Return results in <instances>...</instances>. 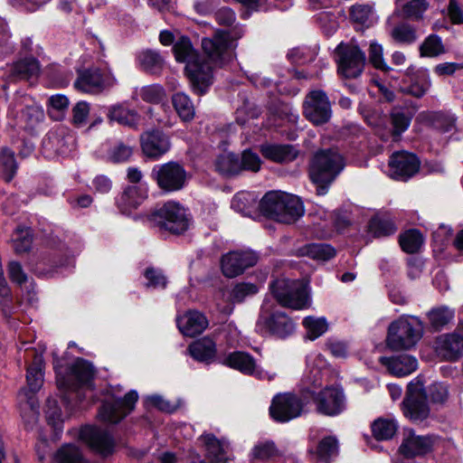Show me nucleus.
Segmentation results:
<instances>
[{
	"mask_svg": "<svg viewBox=\"0 0 463 463\" xmlns=\"http://www.w3.org/2000/svg\"><path fill=\"white\" fill-rule=\"evenodd\" d=\"M180 332L189 337H194L208 326V320L203 314L190 310L176 320Z\"/></svg>",
	"mask_w": 463,
	"mask_h": 463,
	"instance_id": "23",
	"label": "nucleus"
},
{
	"mask_svg": "<svg viewBox=\"0 0 463 463\" xmlns=\"http://www.w3.org/2000/svg\"><path fill=\"white\" fill-rule=\"evenodd\" d=\"M368 231L373 237L381 238L393 234L397 227L390 218L374 216L369 222Z\"/></svg>",
	"mask_w": 463,
	"mask_h": 463,
	"instance_id": "36",
	"label": "nucleus"
},
{
	"mask_svg": "<svg viewBox=\"0 0 463 463\" xmlns=\"http://www.w3.org/2000/svg\"><path fill=\"white\" fill-rule=\"evenodd\" d=\"M80 439L95 453L106 458L114 452L115 440L105 430L85 426L80 431Z\"/></svg>",
	"mask_w": 463,
	"mask_h": 463,
	"instance_id": "17",
	"label": "nucleus"
},
{
	"mask_svg": "<svg viewBox=\"0 0 463 463\" xmlns=\"http://www.w3.org/2000/svg\"><path fill=\"white\" fill-rule=\"evenodd\" d=\"M391 36L395 42L402 44H411L418 39L416 28L408 23L395 25L391 31Z\"/></svg>",
	"mask_w": 463,
	"mask_h": 463,
	"instance_id": "42",
	"label": "nucleus"
},
{
	"mask_svg": "<svg viewBox=\"0 0 463 463\" xmlns=\"http://www.w3.org/2000/svg\"><path fill=\"white\" fill-rule=\"evenodd\" d=\"M172 103L178 116L184 121L192 120L194 117V107L190 98L184 92H177L172 97Z\"/></svg>",
	"mask_w": 463,
	"mask_h": 463,
	"instance_id": "37",
	"label": "nucleus"
},
{
	"mask_svg": "<svg viewBox=\"0 0 463 463\" xmlns=\"http://www.w3.org/2000/svg\"><path fill=\"white\" fill-rule=\"evenodd\" d=\"M139 96L146 102L157 104L165 99V91L158 84L147 85L141 88Z\"/></svg>",
	"mask_w": 463,
	"mask_h": 463,
	"instance_id": "50",
	"label": "nucleus"
},
{
	"mask_svg": "<svg viewBox=\"0 0 463 463\" xmlns=\"http://www.w3.org/2000/svg\"><path fill=\"white\" fill-rule=\"evenodd\" d=\"M258 292V287L252 283H238L232 288L231 297L235 302H241L247 297L253 296Z\"/></svg>",
	"mask_w": 463,
	"mask_h": 463,
	"instance_id": "60",
	"label": "nucleus"
},
{
	"mask_svg": "<svg viewBox=\"0 0 463 463\" xmlns=\"http://www.w3.org/2000/svg\"><path fill=\"white\" fill-rule=\"evenodd\" d=\"M133 154V148L122 142L115 144L109 151L108 157L113 163L128 161Z\"/></svg>",
	"mask_w": 463,
	"mask_h": 463,
	"instance_id": "53",
	"label": "nucleus"
},
{
	"mask_svg": "<svg viewBox=\"0 0 463 463\" xmlns=\"http://www.w3.org/2000/svg\"><path fill=\"white\" fill-rule=\"evenodd\" d=\"M116 83L117 80L113 76L103 75L98 70H88L80 74L74 87L83 92L99 93Z\"/></svg>",
	"mask_w": 463,
	"mask_h": 463,
	"instance_id": "20",
	"label": "nucleus"
},
{
	"mask_svg": "<svg viewBox=\"0 0 463 463\" xmlns=\"http://www.w3.org/2000/svg\"><path fill=\"white\" fill-rule=\"evenodd\" d=\"M439 353L449 361H456L463 354V332L458 325L451 334L440 335L437 340Z\"/></svg>",
	"mask_w": 463,
	"mask_h": 463,
	"instance_id": "22",
	"label": "nucleus"
},
{
	"mask_svg": "<svg viewBox=\"0 0 463 463\" xmlns=\"http://www.w3.org/2000/svg\"><path fill=\"white\" fill-rule=\"evenodd\" d=\"M418 157L407 152H396L389 160V175L395 180L406 181L420 169Z\"/></svg>",
	"mask_w": 463,
	"mask_h": 463,
	"instance_id": "19",
	"label": "nucleus"
},
{
	"mask_svg": "<svg viewBox=\"0 0 463 463\" xmlns=\"http://www.w3.org/2000/svg\"><path fill=\"white\" fill-rule=\"evenodd\" d=\"M152 176L159 188L165 192L181 190L187 179L184 168L175 162H168L154 167Z\"/></svg>",
	"mask_w": 463,
	"mask_h": 463,
	"instance_id": "12",
	"label": "nucleus"
},
{
	"mask_svg": "<svg viewBox=\"0 0 463 463\" xmlns=\"http://www.w3.org/2000/svg\"><path fill=\"white\" fill-rule=\"evenodd\" d=\"M28 355L33 357V362L27 368L26 381L30 392L34 393L39 391L43 385L42 371L43 367V355L38 354L35 350L29 351Z\"/></svg>",
	"mask_w": 463,
	"mask_h": 463,
	"instance_id": "29",
	"label": "nucleus"
},
{
	"mask_svg": "<svg viewBox=\"0 0 463 463\" xmlns=\"http://www.w3.org/2000/svg\"><path fill=\"white\" fill-rule=\"evenodd\" d=\"M257 327L264 333H270L278 337L284 338L295 329L292 320L283 312L271 313L268 301L261 307V314L257 322Z\"/></svg>",
	"mask_w": 463,
	"mask_h": 463,
	"instance_id": "11",
	"label": "nucleus"
},
{
	"mask_svg": "<svg viewBox=\"0 0 463 463\" xmlns=\"http://www.w3.org/2000/svg\"><path fill=\"white\" fill-rule=\"evenodd\" d=\"M310 453L314 455V459L318 463H329L338 455V442L335 437L328 436L324 438L318 443L316 451Z\"/></svg>",
	"mask_w": 463,
	"mask_h": 463,
	"instance_id": "32",
	"label": "nucleus"
},
{
	"mask_svg": "<svg viewBox=\"0 0 463 463\" xmlns=\"http://www.w3.org/2000/svg\"><path fill=\"white\" fill-rule=\"evenodd\" d=\"M278 454V449L272 441L259 442L252 449V456L257 459H269Z\"/></svg>",
	"mask_w": 463,
	"mask_h": 463,
	"instance_id": "58",
	"label": "nucleus"
},
{
	"mask_svg": "<svg viewBox=\"0 0 463 463\" xmlns=\"http://www.w3.org/2000/svg\"><path fill=\"white\" fill-rule=\"evenodd\" d=\"M69 107V99L61 94L52 95L48 99V113L49 115L59 120L62 117V113Z\"/></svg>",
	"mask_w": 463,
	"mask_h": 463,
	"instance_id": "48",
	"label": "nucleus"
},
{
	"mask_svg": "<svg viewBox=\"0 0 463 463\" xmlns=\"http://www.w3.org/2000/svg\"><path fill=\"white\" fill-rule=\"evenodd\" d=\"M0 165L3 167L5 175H6V181H11L17 169L14 152L8 148L3 149L0 153Z\"/></svg>",
	"mask_w": 463,
	"mask_h": 463,
	"instance_id": "51",
	"label": "nucleus"
},
{
	"mask_svg": "<svg viewBox=\"0 0 463 463\" xmlns=\"http://www.w3.org/2000/svg\"><path fill=\"white\" fill-rule=\"evenodd\" d=\"M270 288L274 298L283 307L303 309L308 306L307 285L303 281L278 279Z\"/></svg>",
	"mask_w": 463,
	"mask_h": 463,
	"instance_id": "5",
	"label": "nucleus"
},
{
	"mask_svg": "<svg viewBox=\"0 0 463 463\" xmlns=\"http://www.w3.org/2000/svg\"><path fill=\"white\" fill-rule=\"evenodd\" d=\"M90 113V106L87 102H78L72 109V123L76 127H81L86 123Z\"/></svg>",
	"mask_w": 463,
	"mask_h": 463,
	"instance_id": "64",
	"label": "nucleus"
},
{
	"mask_svg": "<svg viewBox=\"0 0 463 463\" xmlns=\"http://www.w3.org/2000/svg\"><path fill=\"white\" fill-rule=\"evenodd\" d=\"M40 65L34 58H25L14 62L11 68L9 77L12 80H29L38 76Z\"/></svg>",
	"mask_w": 463,
	"mask_h": 463,
	"instance_id": "30",
	"label": "nucleus"
},
{
	"mask_svg": "<svg viewBox=\"0 0 463 463\" xmlns=\"http://www.w3.org/2000/svg\"><path fill=\"white\" fill-rule=\"evenodd\" d=\"M137 400V392L130 391L122 399L104 402L99 411V416L103 421L118 423L134 410Z\"/></svg>",
	"mask_w": 463,
	"mask_h": 463,
	"instance_id": "16",
	"label": "nucleus"
},
{
	"mask_svg": "<svg viewBox=\"0 0 463 463\" xmlns=\"http://www.w3.org/2000/svg\"><path fill=\"white\" fill-rule=\"evenodd\" d=\"M260 152L265 158L277 163L291 162L298 156V150L291 145L265 144Z\"/></svg>",
	"mask_w": 463,
	"mask_h": 463,
	"instance_id": "27",
	"label": "nucleus"
},
{
	"mask_svg": "<svg viewBox=\"0 0 463 463\" xmlns=\"http://www.w3.org/2000/svg\"><path fill=\"white\" fill-rule=\"evenodd\" d=\"M381 362L392 374L399 377L411 374L418 367L417 359L408 354L390 358L382 357Z\"/></svg>",
	"mask_w": 463,
	"mask_h": 463,
	"instance_id": "25",
	"label": "nucleus"
},
{
	"mask_svg": "<svg viewBox=\"0 0 463 463\" xmlns=\"http://www.w3.org/2000/svg\"><path fill=\"white\" fill-rule=\"evenodd\" d=\"M152 221L160 230L175 234L183 233L189 226L185 209L175 202H167L155 211Z\"/></svg>",
	"mask_w": 463,
	"mask_h": 463,
	"instance_id": "6",
	"label": "nucleus"
},
{
	"mask_svg": "<svg viewBox=\"0 0 463 463\" xmlns=\"http://www.w3.org/2000/svg\"><path fill=\"white\" fill-rule=\"evenodd\" d=\"M140 143L143 153L148 157L157 158L170 148L168 137L158 129L145 131L140 136Z\"/></svg>",
	"mask_w": 463,
	"mask_h": 463,
	"instance_id": "21",
	"label": "nucleus"
},
{
	"mask_svg": "<svg viewBox=\"0 0 463 463\" xmlns=\"http://www.w3.org/2000/svg\"><path fill=\"white\" fill-rule=\"evenodd\" d=\"M427 316L431 327L435 331H439L454 319L455 311L449 307L441 306L430 310Z\"/></svg>",
	"mask_w": 463,
	"mask_h": 463,
	"instance_id": "35",
	"label": "nucleus"
},
{
	"mask_svg": "<svg viewBox=\"0 0 463 463\" xmlns=\"http://www.w3.org/2000/svg\"><path fill=\"white\" fill-rule=\"evenodd\" d=\"M146 198V191L139 186H128L117 199V205L122 213H129L137 209Z\"/></svg>",
	"mask_w": 463,
	"mask_h": 463,
	"instance_id": "26",
	"label": "nucleus"
},
{
	"mask_svg": "<svg viewBox=\"0 0 463 463\" xmlns=\"http://www.w3.org/2000/svg\"><path fill=\"white\" fill-rule=\"evenodd\" d=\"M383 46L376 42H371L369 46V61L376 69L388 71L383 57Z\"/></svg>",
	"mask_w": 463,
	"mask_h": 463,
	"instance_id": "61",
	"label": "nucleus"
},
{
	"mask_svg": "<svg viewBox=\"0 0 463 463\" xmlns=\"http://www.w3.org/2000/svg\"><path fill=\"white\" fill-rule=\"evenodd\" d=\"M303 325L307 330L308 337L314 340L326 332L328 325L324 317H307Z\"/></svg>",
	"mask_w": 463,
	"mask_h": 463,
	"instance_id": "49",
	"label": "nucleus"
},
{
	"mask_svg": "<svg viewBox=\"0 0 463 463\" xmlns=\"http://www.w3.org/2000/svg\"><path fill=\"white\" fill-rule=\"evenodd\" d=\"M260 165L261 160L257 153L250 149H246L242 152L240 157L241 172L246 170L256 173L260 169Z\"/></svg>",
	"mask_w": 463,
	"mask_h": 463,
	"instance_id": "55",
	"label": "nucleus"
},
{
	"mask_svg": "<svg viewBox=\"0 0 463 463\" xmlns=\"http://www.w3.org/2000/svg\"><path fill=\"white\" fill-rule=\"evenodd\" d=\"M257 261L258 256L251 250H234L222 256L221 268L225 277L235 278Z\"/></svg>",
	"mask_w": 463,
	"mask_h": 463,
	"instance_id": "18",
	"label": "nucleus"
},
{
	"mask_svg": "<svg viewBox=\"0 0 463 463\" xmlns=\"http://www.w3.org/2000/svg\"><path fill=\"white\" fill-rule=\"evenodd\" d=\"M0 308L5 317H12L14 314V304L8 285L0 287Z\"/></svg>",
	"mask_w": 463,
	"mask_h": 463,
	"instance_id": "62",
	"label": "nucleus"
},
{
	"mask_svg": "<svg viewBox=\"0 0 463 463\" xmlns=\"http://www.w3.org/2000/svg\"><path fill=\"white\" fill-rule=\"evenodd\" d=\"M108 118L111 121H116L122 126L128 127L130 128H137L140 116L134 109L118 104L111 106L108 112Z\"/></svg>",
	"mask_w": 463,
	"mask_h": 463,
	"instance_id": "31",
	"label": "nucleus"
},
{
	"mask_svg": "<svg viewBox=\"0 0 463 463\" xmlns=\"http://www.w3.org/2000/svg\"><path fill=\"white\" fill-rule=\"evenodd\" d=\"M206 449V457L213 463H220L226 460L225 451L222 442L213 434H205L200 437Z\"/></svg>",
	"mask_w": 463,
	"mask_h": 463,
	"instance_id": "34",
	"label": "nucleus"
},
{
	"mask_svg": "<svg viewBox=\"0 0 463 463\" xmlns=\"http://www.w3.org/2000/svg\"><path fill=\"white\" fill-rule=\"evenodd\" d=\"M427 0H411L402 7V15L408 20L419 22L423 19L424 13L429 9Z\"/></svg>",
	"mask_w": 463,
	"mask_h": 463,
	"instance_id": "40",
	"label": "nucleus"
},
{
	"mask_svg": "<svg viewBox=\"0 0 463 463\" xmlns=\"http://www.w3.org/2000/svg\"><path fill=\"white\" fill-rule=\"evenodd\" d=\"M304 115L315 125L326 123L331 118V106L326 94L322 90L310 91L304 101Z\"/></svg>",
	"mask_w": 463,
	"mask_h": 463,
	"instance_id": "15",
	"label": "nucleus"
},
{
	"mask_svg": "<svg viewBox=\"0 0 463 463\" xmlns=\"http://www.w3.org/2000/svg\"><path fill=\"white\" fill-rule=\"evenodd\" d=\"M13 247L16 253L27 252L32 246V235L27 228L18 227L12 236Z\"/></svg>",
	"mask_w": 463,
	"mask_h": 463,
	"instance_id": "45",
	"label": "nucleus"
},
{
	"mask_svg": "<svg viewBox=\"0 0 463 463\" xmlns=\"http://www.w3.org/2000/svg\"><path fill=\"white\" fill-rule=\"evenodd\" d=\"M222 364L244 374L253 375L258 373L255 359L245 352H232L222 358Z\"/></svg>",
	"mask_w": 463,
	"mask_h": 463,
	"instance_id": "24",
	"label": "nucleus"
},
{
	"mask_svg": "<svg viewBox=\"0 0 463 463\" xmlns=\"http://www.w3.org/2000/svg\"><path fill=\"white\" fill-rule=\"evenodd\" d=\"M338 72L345 78H357L365 64V54L357 45L340 43L336 49Z\"/></svg>",
	"mask_w": 463,
	"mask_h": 463,
	"instance_id": "9",
	"label": "nucleus"
},
{
	"mask_svg": "<svg viewBox=\"0 0 463 463\" xmlns=\"http://www.w3.org/2000/svg\"><path fill=\"white\" fill-rule=\"evenodd\" d=\"M243 35L240 26L224 31L218 30L213 37L203 38L202 48L207 60H202L188 37H180L174 44L173 51L178 62H184L185 73L194 92L203 95L213 83V64L221 65L233 50L236 42Z\"/></svg>",
	"mask_w": 463,
	"mask_h": 463,
	"instance_id": "1",
	"label": "nucleus"
},
{
	"mask_svg": "<svg viewBox=\"0 0 463 463\" xmlns=\"http://www.w3.org/2000/svg\"><path fill=\"white\" fill-rule=\"evenodd\" d=\"M428 395L433 404L443 405L449 399L448 385L441 383H436L429 387Z\"/></svg>",
	"mask_w": 463,
	"mask_h": 463,
	"instance_id": "57",
	"label": "nucleus"
},
{
	"mask_svg": "<svg viewBox=\"0 0 463 463\" xmlns=\"http://www.w3.org/2000/svg\"><path fill=\"white\" fill-rule=\"evenodd\" d=\"M298 255L307 256L318 260H327L335 255V250L328 244L311 243L299 248Z\"/></svg>",
	"mask_w": 463,
	"mask_h": 463,
	"instance_id": "33",
	"label": "nucleus"
},
{
	"mask_svg": "<svg viewBox=\"0 0 463 463\" xmlns=\"http://www.w3.org/2000/svg\"><path fill=\"white\" fill-rule=\"evenodd\" d=\"M308 394L313 399L316 411L322 415L334 417L345 409V396L339 386H326L319 392L308 388Z\"/></svg>",
	"mask_w": 463,
	"mask_h": 463,
	"instance_id": "8",
	"label": "nucleus"
},
{
	"mask_svg": "<svg viewBox=\"0 0 463 463\" xmlns=\"http://www.w3.org/2000/svg\"><path fill=\"white\" fill-rule=\"evenodd\" d=\"M57 463H90L78 447L71 444L62 446L55 454Z\"/></svg>",
	"mask_w": 463,
	"mask_h": 463,
	"instance_id": "43",
	"label": "nucleus"
},
{
	"mask_svg": "<svg viewBox=\"0 0 463 463\" xmlns=\"http://www.w3.org/2000/svg\"><path fill=\"white\" fill-rule=\"evenodd\" d=\"M304 393L308 394V388L310 390H315L322 386L323 383V373L319 368L312 367L309 369L308 373L304 377Z\"/></svg>",
	"mask_w": 463,
	"mask_h": 463,
	"instance_id": "59",
	"label": "nucleus"
},
{
	"mask_svg": "<svg viewBox=\"0 0 463 463\" xmlns=\"http://www.w3.org/2000/svg\"><path fill=\"white\" fill-rule=\"evenodd\" d=\"M215 166L222 175L239 174L241 173L240 156L232 153L222 154L218 156Z\"/></svg>",
	"mask_w": 463,
	"mask_h": 463,
	"instance_id": "41",
	"label": "nucleus"
},
{
	"mask_svg": "<svg viewBox=\"0 0 463 463\" xmlns=\"http://www.w3.org/2000/svg\"><path fill=\"white\" fill-rule=\"evenodd\" d=\"M94 373V367L90 362L77 358L70 367L68 376L61 375L57 372L56 383L59 389L76 391L79 387L90 385Z\"/></svg>",
	"mask_w": 463,
	"mask_h": 463,
	"instance_id": "13",
	"label": "nucleus"
},
{
	"mask_svg": "<svg viewBox=\"0 0 463 463\" xmlns=\"http://www.w3.org/2000/svg\"><path fill=\"white\" fill-rule=\"evenodd\" d=\"M69 144L62 133H50L43 140L44 147L53 149L58 154H65L67 152V145Z\"/></svg>",
	"mask_w": 463,
	"mask_h": 463,
	"instance_id": "56",
	"label": "nucleus"
},
{
	"mask_svg": "<svg viewBox=\"0 0 463 463\" xmlns=\"http://www.w3.org/2000/svg\"><path fill=\"white\" fill-rule=\"evenodd\" d=\"M399 242L402 250L415 253L423 243V236L418 230H409L400 235Z\"/></svg>",
	"mask_w": 463,
	"mask_h": 463,
	"instance_id": "44",
	"label": "nucleus"
},
{
	"mask_svg": "<svg viewBox=\"0 0 463 463\" xmlns=\"http://www.w3.org/2000/svg\"><path fill=\"white\" fill-rule=\"evenodd\" d=\"M302 401L290 392L277 394L269 407L271 418L279 422H287L301 415Z\"/></svg>",
	"mask_w": 463,
	"mask_h": 463,
	"instance_id": "14",
	"label": "nucleus"
},
{
	"mask_svg": "<svg viewBox=\"0 0 463 463\" xmlns=\"http://www.w3.org/2000/svg\"><path fill=\"white\" fill-rule=\"evenodd\" d=\"M422 324L415 317H401L388 329L387 345L394 351L410 349L421 338Z\"/></svg>",
	"mask_w": 463,
	"mask_h": 463,
	"instance_id": "4",
	"label": "nucleus"
},
{
	"mask_svg": "<svg viewBox=\"0 0 463 463\" xmlns=\"http://www.w3.org/2000/svg\"><path fill=\"white\" fill-rule=\"evenodd\" d=\"M372 16L373 7L370 5H354L350 8V18L356 24H370Z\"/></svg>",
	"mask_w": 463,
	"mask_h": 463,
	"instance_id": "52",
	"label": "nucleus"
},
{
	"mask_svg": "<svg viewBox=\"0 0 463 463\" xmlns=\"http://www.w3.org/2000/svg\"><path fill=\"white\" fill-rule=\"evenodd\" d=\"M421 56L436 57L445 52L441 38L437 34L429 35L420 46Z\"/></svg>",
	"mask_w": 463,
	"mask_h": 463,
	"instance_id": "46",
	"label": "nucleus"
},
{
	"mask_svg": "<svg viewBox=\"0 0 463 463\" xmlns=\"http://www.w3.org/2000/svg\"><path fill=\"white\" fill-rule=\"evenodd\" d=\"M187 350L194 360L204 363H211L217 352L215 342L208 336L193 342Z\"/></svg>",
	"mask_w": 463,
	"mask_h": 463,
	"instance_id": "28",
	"label": "nucleus"
},
{
	"mask_svg": "<svg viewBox=\"0 0 463 463\" xmlns=\"http://www.w3.org/2000/svg\"><path fill=\"white\" fill-rule=\"evenodd\" d=\"M138 61L141 67L149 73H158L164 66V59L156 51L146 50L139 53Z\"/></svg>",
	"mask_w": 463,
	"mask_h": 463,
	"instance_id": "39",
	"label": "nucleus"
},
{
	"mask_svg": "<svg viewBox=\"0 0 463 463\" xmlns=\"http://www.w3.org/2000/svg\"><path fill=\"white\" fill-rule=\"evenodd\" d=\"M439 441L436 435H417L411 429L405 430L399 452L406 458L422 457L430 453Z\"/></svg>",
	"mask_w": 463,
	"mask_h": 463,
	"instance_id": "10",
	"label": "nucleus"
},
{
	"mask_svg": "<svg viewBox=\"0 0 463 463\" xmlns=\"http://www.w3.org/2000/svg\"><path fill=\"white\" fill-rule=\"evenodd\" d=\"M402 411L406 418L415 423L421 422L429 417L430 407L420 380L415 379L408 384L406 396L402 402Z\"/></svg>",
	"mask_w": 463,
	"mask_h": 463,
	"instance_id": "7",
	"label": "nucleus"
},
{
	"mask_svg": "<svg viewBox=\"0 0 463 463\" xmlns=\"http://www.w3.org/2000/svg\"><path fill=\"white\" fill-rule=\"evenodd\" d=\"M144 276L147 279L146 287L165 288L166 286V278L160 269L148 268L146 269Z\"/></svg>",
	"mask_w": 463,
	"mask_h": 463,
	"instance_id": "63",
	"label": "nucleus"
},
{
	"mask_svg": "<svg viewBox=\"0 0 463 463\" xmlns=\"http://www.w3.org/2000/svg\"><path fill=\"white\" fill-rule=\"evenodd\" d=\"M391 120L393 128V135L399 136L410 126L411 116L403 109L394 108L391 113Z\"/></svg>",
	"mask_w": 463,
	"mask_h": 463,
	"instance_id": "47",
	"label": "nucleus"
},
{
	"mask_svg": "<svg viewBox=\"0 0 463 463\" xmlns=\"http://www.w3.org/2000/svg\"><path fill=\"white\" fill-rule=\"evenodd\" d=\"M397 430V424L393 420L379 418L372 424V432L378 440L392 439Z\"/></svg>",
	"mask_w": 463,
	"mask_h": 463,
	"instance_id": "38",
	"label": "nucleus"
},
{
	"mask_svg": "<svg viewBox=\"0 0 463 463\" xmlns=\"http://www.w3.org/2000/svg\"><path fill=\"white\" fill-rule=\"evenodd\" d=\"M259 207L263 215L282 223L294 222L304 213L298 197L281 192L267 193L259 203Z\"/></svg>",
	"mask_w": 463,
	"mask_h": 463,
	"instance_id": "3",
	"label": "nucleus"
},
{
	"mask_svg": "<svg viewBox=\"0 0 463 463\" xmlns=\"http://www.w3.org/2000/svg\"><path fill=\"white\" fill-rule=\"evenodd\" d=\"M255 203L256 199L253 194L242 192L233 197L232 207L243 214H249L250 213V208Z\"/></svg>",
	"mask_w": 463,
	"mask_h": 463,
	"instance_id": "54",
	"label": "nucleus"
},
{
	"mask_svg": "<svg viewBox=\"0 0 463 463\" xmlns=\"http://www.w3.org/2000/svg\"><path fill=\"white\" fill-rule=\"evenodd\" d=\"M344 167L345 159L336 149H323L316 153L310 163L309 176L317 185V194H326Z\"/></svg>",
	"mask_w": 463,
	"mask_h": 463,
	"instance_id": "2",
	"label": "nucleus"
}]
</instances>
